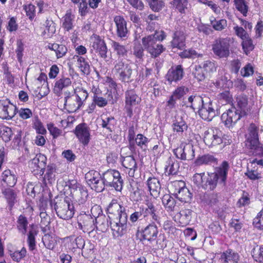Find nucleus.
Instances as JSON below:
<instances>
[{
	"instance_id": "1",
	"label": "nucleus",
	"mask_w": 263,
	"mask_h": 263,
	"mask_svg": "<svg viewBox=\"0 0 263 263\" xmlns=\"http://www.w3.org/2000/svg\"><path fill=\"white\" fill-rule=\"evenodd\" d=\"M73 83V92L65 91L64 92V105L69 112H74L80 109L88 97L86 90L82 87L81 81Z\"/></svg>"
},
{
	"instance_id": "2",
	"label": "nucleus",
	"mask_w": 263,
	"mask_h": 263,
	"mask_svg": "<svg viewBox=\"0 0 263 263\" xmlns=\"http://www.w3.org/2000/svg\"><path fill=\"white\" fill-rule=\"evenodd\" d=\"M27 218L23 215H20L17 219L16 225L19 233L25 236L27 234V229L29 231L27 234V242L30 250H33L36 246L35 237L37 234L38 231L36 226L34 224H29Z\"/></svg>"
},
{
	"instance_id": "3",
	"label": "nucleus",
	"mask_w": 263,
	"mask_h": 263,
	"mask_svg": "<svg viewBox=\"0 0 263 263\" xmlns=\"http://www.w3.org/2000/svg\"><path fill=\"white\" fill-rule=\"evenodd\" d=\"M101 180L103 183V190L105 186L113 187L117 191H121L123 188V180L120 173L116 170H107L103 174Z\"/></svg>"
},
{
	"instance_id": "4",
	"label": "nucleus",
	"mask_w": 263,
	"mask_h": 263,
	"mask_svg": "<svg viewBox=\"0 0 263 263\" xmlns=\"http://www.w3.org/2000/svg\"><path fill=\"white\" fill-rule=\"evenodd\" d=\"M124 96V110L127 116L131 118L134 114V109L140 104L141 99L133 89L127 90Z\"/></svg>"
},
{
	"instance_id": "5",
	"label": "nucleus",
	"mask_w": 263,
	"mask_h": 263,
	"mask_svg": "<svg viewBox=\"0 0 263 263\" xmlns=\"http://www.w3.org/2000/svg\"><path fill=\"white\" fill-rule=\"evenodd\" d=\"M110 226L114 237L118 238L124 235L127 230V214L110 220Z\"/></svg>"
},
{
	"instance_id": "6",
	"label": "nucleus",
	"mask_w": 263,
	"mask_h": 263,
	"mask_svg": "<svg viewBox=\"0 0 263 263\" xmlns=\"http://www.w3.org/2000/svg\"><path fill=\"white\" fill-rule=\"evenodd\" d=\"M54 209L58 217L68 220L71 218L74 215V207L68 199L60 200L54 204Z\"/></svg>"
},
{
	"instance_id": "7",
	"label": "nucleus",
	"mask_w": 263,
	"mask_h": 263,
	"mask_svg": "<svg viewBox=\"0 0 263 263\" xmlns=\"http://www.w3.org/2000/svg\"><path fill=\"white\" fill-rule=\"evenodd\" d=\"M224 135L216 127L208 129L204 133V142L209 147H213L223 143Z\"/></svg>"
},
{
	"instance_id": "8",
	"label": "nucleus",
	"mask_w": 263,
	"mask_h": 263,
	"mask_svg": "<svg viewBox=\"0 0 263 263\" xmlns=\"http://www.w3.org/2000/svg\"><path fill=\"white\" fill-rule=\"evenodd\" d=\"M113 70L122 82L129 83L131 81L133 70L128 64L118 60L116 61Z\"/></svg>"
},
{
	"instance_id": "9",
	"label": "nucleus",
	"mask_w": 263,
	"mask_h": 263,
	"mask_svg": "<svg viewBox=\"0 0 263 263\" xmlns=\"http://www.w3.org/2000/svg\"><path fill=\"white\" fill-rule=\"evenodd\" d=\"M200 117L205 121H211L218 114L217 107L209 98H205V101L198 110Z\"/></svg>"
},
{
	"instance_id": "10",
	"label": "nucleus",
	"mask_w": 263,
	"mask_h": 263,
	"mask_svg": "<svg viewBox=\"0 0 263 263\" xmlns=\"http://www.w3.org/2000/svg\"><path fill=\"white\" fill-rule=\"evenodd\" d=\"M229 38H218L216 39L212 45L214 53L220 58H226L230 54Z\"/></svg>"
},
{
	"instance_id": "11",
	"label": "nucleus",
	"mask_w": 263,
	"mask_h": 263,
	"mask_svg": "<svg viewBox=\"0 0 263 263\" xmlns=\"http://www.w3.org/2000/svg\"><path fill=\"white\" fill-rule=\"evenodd\" d=\"M139 210L142 213V216L146 220L152 222L160 223V217L158 212L154 204L150 201L147 200L145 203L141 205Z\"/></svg>"
},
{
	"instance_id": "12",
	"label": "nucleus",
	"mask_w": 263,
	"mask_h": 263,
	"mask_svg": "<svg viewBox=\"0 0 263 263\" xmlns=\"http://www.w3.org/2000/svg\"><path fill=\"white\" fill-rule=\"evenodd\" d=\"M174 154L178 159L190 160L195 157V149L191 143H181L179 147L174 149Z\"/></svg>"
},
{
	"instance_id": "13",
	"label": "nucleus",
	"mask_w": 263,
	"mask_h": 263,
	"mask_svg": "<svg viewBox=\"0 0 263 263\" xmlns=\"http://www.w3.org/2000/svg\"><path fill=\"white\" fill-rule=\"evenodd\" d=\"M102 176L96 171L91 170L85 174V179L91 188L97 192L103 191V183Z\"/></svg>"
},
{
	"instance_id": "14",
	"label": "nucleus",
	"mask_w": 263,
	"mask_h": 263,
	"mask_svg": "<svg viewBox=\"0 0 263 263\" xmlns=\"http://www.w3.org/2000/svg\"><path fill=\"white\" fill-rule=\"evenodd\" d=\"M241 113L236 108L232 107L222 114L221 120L226 126L232 127L240 119Z\"/></svg>"
},
{
	"instance_id": "15",
	"label": "nucleus",
	"mask_w": 263,
	"mask_h": 263,
	"mask_svg": "<svg viewBox=\"0 0 263 263\" xmlns=\"http://www.w3.org/2000/svg\"><path fill=\"white\" fill-rule=\"evenodd\" d=\"M16 106L11 103L9 100H0V118L11 119L16 113Z\"/></svg>"
},
{
	"instance_id": "16",
	"label": "nucleus",
	"mask_w": 263,
	"mask_h": 263,
	"mask_svg": "<svg viewBox=\"0 0 263 263\" xmlns=\"http://www.w3.org/2000/svg\"><path fill=\"white\" fill-rule=\"evenodd\" d=\"M92 48L98 53L99 55L105 59L107 58V47L104 39L97 34H93L91 38Z\"/></svg>"
},
{
	"instance_id": "17",
	"label": "nucleus",
	"mask_w": 263,
	"mask_h": 263,
	"mask_svg": "<svg viewBox=\"0 0 263 263\" xmlns=\"http://www.w3.org/2000/svg\"><path fill=\"white\" fill-rule=\"evenodd\" d=\"M95 220L90 215H81L78 221V229L82 230L84 233L92 232L96 227Z\"/></svg>"
},
{
	"instance_id": "18",
	"label": "nucleus",
	"mask_w": 263,
	"mask_h": 263,
	"mask_svg": "<svg viewBox=\"0 0 263 263\" xmlns=\"http://www.w3.org/2000/svg\"><path fill=\"white\" fill-rule=\"evenodd\" d=\"M72 84L71 79L65 75L60 76L55 81L53 86V92L58 96H60L63 91Z\"/></svg>"
},
{
	"instance_id": "19",
	"label": "nucleus",
	"mask_w": 263,
	"mask_h": 263,
	"mask_svg": "<svg viewBox=\"0 0 263 263\" xmlns=\"http://www.w3.org/2000/svg\"><path fill=\"white\" fill-rule=\"evenodd\" d=\"M74 133L80 143L84 146L88 145L90 140V134L89 128L85 124L78 125Z\"/></svg>"
},
{
	"instance_id": "20",
	"label": "nucleus",
	"mask_w": 263,
	"mask_h": 263,
	"mask_svg": "<svg viewBox=\"0 0 263 263\" xmlns=\"http://www.w3.org/2000/svg\"><path fill=\"white\" fill-rule=\"evenodd\" d=\"M114 21L116 26L118 36L123 40H125L127 37L128 33L126 21L123 16L120 15L115 16Z\"/></svg>"
},
{
	"instance_id": "21",
	"label": "nucleus",
	"mask_w": 263,
	"mask_h": 263,
	"mask_svg": "<svg viewBox=\"0 0 263 263\" xmlns=\"http://www.w3.org/2000/svg\"><path fill=\"white\" fill-rule=\"evenodd\" d=\"M183 74V69L181 65L173 66L168 70L166 79L170 83L177 82L182 79Z\"/></svg>"
},
{
	"instance_id": "22",
	"label": "nucleus",
	"mask_w": 263,
	"mask_h": 263,
	"mask_svg": "<svg viewBox=\"0 0 263 263\" xmlns=\"http://www.w3.org/2000/svg\"><path fill=\"white\" fill-rule=\"evenodd\" d=\"M2 193L6 199L8 209L11 211L14 204L18 201V192L11 188H7L2 191Z\"/></svg>"
},
{
	"instance_id": "23",
	"label": "nucleus",
	"mask_w": 263,
	"mask_h": 263,
	"mask_svg": "<svg viewBox=\"0 0 263 263\" xmlns=\"http://www.w3.org/2000/svg\"><path fill=\"white\" fill-rule=\"evenodd\" d=\"M158 233V227L154 223V222H152L143 230L142 236L144 239L152 242L156 240Z\"/></svg>"
},
{
	"instance_id": "24",
	"label": "nucleus",
	"mask_w": 263,
	"mask_h": 263,
	"mask_svg": "<svg viewBox=\"0 0 263 263\" xmlns=\"http://www.w3.org/2000/svg\"><path fill=\"white\" fill-rule=\"evenodd\" d=\"M146 185L151 196L157 197L161 190V184L158 178L149 177L146 181Z\"/></svg>"
},
{
	"instance_id": "25",
	"label": "nucleus",
	"mask_w": 263,
	"mask_h": 263,
	"mask_svg": "<svg viewBox=\"0 0 263 263\" xmlns=\"http://www.w3.org/2000/svg\"><path fill=\"white\" fill-rule=\"evenodd\" d=\"M47 158L46 156L41 154H37L36 156L32 159L30 163V165L34 168V170H40V173L41 175L44 174V170H45L46 165Z\"/></svg>"
},
{
	"instance_id": "26",
	"label": "nucleus",
	"mask_w": 263,
	"mask_h": 263,
	"mask_svg": "<svg viewBox=\"0 0 263 263\" xmlns=\"http://www.w3.org/2000/svg\"><path fill=\"white\" fill-rule=\"evenodd\" d=\"M239 258L238 253L233 250L228 249L221 254L219 261L220 263H238Z\"/></svg>"
},
{
	"instance_id": "27",
	"label": "nucleus",
	"mask_w": 263,
	"mask_h": 263,
	"mask_svg": "<svg viewBox=\"0 0 263 263\" xmlns=\"http://www.w3.org/2000/svg\"><path fill=\"white\" fill-rule=\"evenodd\" d=\"M74 14L71 12L70 10H68L61 19L62 26L65 30L69 31L73 29L74 26Z\"/></svg>"
},
{
	"instance_id": "28",
	"label": "nucleus",
	"mask_w": 263,
	"mask_h": 263,
	"mask_svg": "<svg viewBox=\"0 0 263 263\" xmlns=\"http://www.w3.org/2000/svg\"><path fill=\"white\" fill-rule=\"evenodd\" d=\"M106 211L108 214L117 215L121 217L123 214H126L125 208L118 202L117 199H112L108 205Z\"/></svg>"
},
{
	"instance_id": "29",
	"label": "nucleus",
	"mask_w": 263,
	"mask_h": 263,
	"mask_svg": "<svg viewBox=\"0 0 263 263\" xmlns=\"http://www.w3.org/2000/svg\"><path fill=\"white\" fill-rule=\"evenodd\" d=\"M3 185L13 187L17 182V177L10 170H5L1 177Z\"/></svg>"
},
{
	"instance_id": "30",
	"label": "nucleus",
	"mask_w": 263,
	"mask_h": 263,
	"mask_svg": "<svg viewBox=\"0 0 263 263\" xmlns=\"http://www.w3.org/2000/svg\"><path fill=\"white\" fill-rule=\"evenodd\" d=\"M122 165L128 171V175L134 177L135 172L137 169V164L133 156H128L123 158Z\"/></svg>"
},
{
	"instance_id": "31",
	"label": "nucleus",
	"mask_w": 263,
	"mask_h": 263,
	"mask_svg": "<svg viewBox=\"0 0 263 263\" xmlns=\"http://www.w3.org/2000/svg\"><path fill=\"white\" fill-rule=\"evenodd\" d=\"M260 144L258 138H246L245 148L250 155L256 156Z\"/></svg>"
},
{
	"instance_id": "32",
	"label": "nucleus",
	"mask_w": 263,
	"mask_h": 263,
	"mask_svg": "<svg viewBox=\"0 0 263 263\" xmlns=\"http://www.w3.org/2000/svg\"><path fill=\"white\" fill-rule=\"evenodd\" d=\"M73 59L76 60L77 66L82 74L88 75L90 72V68L88 59L80 55H74Z\"/></svg>"
},
{
	"instance_id": "33",
	"label": "nucleus",
	"mask_w": 263,
	"mask_h": 263,
	"mask_svg": "<svg viewBox=\"0 0 263 263\" xmlns=\"http://www.w3.org/2000/svg\"><path fill=\"white\" fill-rule=\"evenodd\" d=\"M173 132L177 133L179 135H182V133L187 129V125L183 119L182 117L177 116L172 125Z\"/></svg>"
},
{
	"instance_id": "34",
	"label": "nucleus",
	"mask_w": 263,
	"mask_h": 263,
	"mask_svg": "<svg viewBox=\"0 0 263 263\" xmlns=\"http://www.w3.org/2000/svg\"><path fill=\"white\" fill-rule=\"evenodd\" d=\"M185 37L182 32L176 31L174 33L173 39L171 42L172 48L182 49L185 46Z\"/></svg>"
},
{
	"instance_id": "35",
	"label": "nucleus",
	"mask_w": 263,
	"mask_h": 263,
	"mask_svg": "<svg viewBox=\"0 0 263 263\" xmlns=\"http://www.w3.org/2000/svg\"><path fill=\"white\" fill-rule=\"evenodd\" d=\"M230 168V164L227 161H223L217 168L215 173L219 177L220 181L224 184L227 178L228 171Z\"/></svg>"
},
{
	"instance_id": "36",
	"label": "nucleus",
	"mask_w": 263,
	"mask_h": 263,
	"mask_svg": "<svg viewBox=\"0 0 263 263\" xmlns=\"http://www.w3.org/2000/svg\"><path fill=\"white\" fill-rule=\"evenodd\" d=\"M196 162L198 165H215L218 163V159L214 155L208 154L198 158Z\"/></svg>"
},
{
	"instance_id": "37",
	"label": "nucleus",
	"mask_w": 263,
	"mask_h": 263,
	"mask_svg": "<svg viewBox=\"0 0 263 263\" xmlns=\"http://www.w3.org/2000/svg\"><path fill=\"white\" fill-rule=\"evenodd\" d=\"M96 222L97 223L96 228L98 230L104 232L109 227L108 218L102 214L101 215H98L97 218L95 219Z\"/></svg>"
},
{
	"instance_id": "38",
	"label": "nucleus",
	"mask_w": 263,
	"mask_h": 263,
	"mask_svg": "<svg viewBox=\"0 0 263 263\" xmlns=\"http://www.w3.org/2000/svg\"><path fill=\"white\" fill-rule=\"evenodd\" d=\"M179 168L178 161L174 158L170 157L165 166V172L168 175H175L177 174Z\"/></svg>"
},
{
	"instance_id": "39",
	"label": "nucleus",
	"mask_w": 263,
	"mask_h": 263,
	"mask_svg": "<svg viewBox=\"0 0 263 263\" xmlns=\"http://www.w3.org/2000/svg\"><path fill=\"white\" fill-rule=\"evenodd\" d=\"M204 101L205 99L203 100L200 96H191L188 98V106L194 110L196 109L199 110Z\"/></svg>"
},
{
	"instance_id": "40",
	"label": "nucleus",
	"mask_w": 263,
	"mask_h": 263,
	"mask_svg": "<svg viewBox=\"0 0 263 263\" xmlns=\"http://www.w3.org/2000/svg\"><path fill=\"white\" fill-rule=\"evenodd\" d=\"M64 240L66 242H68L73 240H75V243L69 247V249H74L76 248L83 249L85 246L84 239L80 236L75 237L74 236H70L64 237Z\"/></svg>"
},
{
	"instance_id": "41",
	"label": "nucleus",
	"mask_w": 263,
	"mask_h": 263,
	"mask_svg": "<svg viewBox=\"0 0 263 263\" xmlns=\"http://www.w3.org/2000/svg\"><path fill=\"white\" fill-rule=\"evenodd\" d=\"M46 26L44 30L42 31L41 35L44 39L51 37L55 32V25L52 21L46 20Z\"/></svg>"
},
{
	"instance_id": "42",
	"label": "nucleus",
	"mask_w": 263,
	"mask_h": 263,
	"mask_svg": "<svg viewBox=\"0 0 263 263\" xmlns=\"http://www.w3.org/2000/svg\"><path fill=\"white\" fill-rule=\"evenodd\" d=\"M115 124V118L111 116L103 115L101 117V126L106 129L109 132H111Z\"/></svg>"
},
{
	"instance_id": "43",
	"label": "nucleus",
	"mask_w": 263,
	"mask_h": 263,
	"mask_svg": "<svg viewBox=\"0 0 263 263\" xmlns=\"http://www.w3.org/2000/svg\"><path fill=\"white\" fill-rule=\"evenodd\" d=\"M179 222L182 227L189 224L192 218V211L189 209L181 210L179 213Z\"/></svg>"
},
{
	"instance_id": "44",
	"label": "nucleus",
	"mask_w": 263,
	"mask_h": 263,
	"mask_svg": "<svg viewBox=\"0 0 263 263\" xmlns=\"http://www.w3.org/2000/svg\"><path fill=\"white\" fill-rule=\"evenodd\" d=\"M162 202L167 211H173L176 207V200L169 194L164 195L162 198Z\"/></svg>"
},
{
	"instance_id": "45",
	"label": "nucleus",
	"mask_w": 263,
	"mask_h": 263,
	"mask_svg": "<svg viewBox=\"0 0 263 263\" xmlns=\"http://www.w3.org/2000/svg\"><path fill=\"white\" fill-rule=\"evenodd\" d=\"M203 203L213 209L218 205L219 200L217 194H211L204 197Z\"/></svg>"
},
{
	"instance_id": "46",
	"label": "nucleus",
	"mask_w": 263,
	"mask_h": 263,
	"mask_svg": "<svg viewBox=\"0 0 263 263\" xmlns=\"http://www.w3.org/2000/svg\"><path fill=\"white\" fill-rule=\"evenodd\" d=\"M219 180V177L215 173L209 174L206 183L205 184V189L213 190L215 189L218 180Z\"/></svg>"
},
{
	"instance_id": "47",
	"label": "nucleus",
	"mask_w": 263,
	"mask_h": 263,
	"mask_svg": "<svg viewBox=\"0 0 263 263\" xmlns=\"http://www.w3.org/2000/svg\"><path fill=\"white\" fill-rule=\"evenodd\" d=\"M7 20L5 26L6 30L10 33L16 32L19 26L17 22L16 17L15 16H9Z\"/></svg>"
},
{
	"instance_id": "48",
	"label": "nucleus",
	"mask_w": 263,
	"mask_h": 263,
	"mask_svg": "<svg viewBox=\"0 0 263 263\" xmlns=\"http://www.w3.org/2000/svg\"><path fill=\"white\" fill-rule=\"evenodd\" d=\"M175 196L181 201L185 202H188L192 198L191 194L185 185Z\"/></svg>"
},
{
	"instance_id": "49",
	"label": "nucleus",
	"mask_w": 263,
	"mask_h": 263,
	"mask_svg": "<svg viewBox=\"0 0 263 263\" xmlns=\"http://www.w3.org/2000/svg\"><path fill=\"white\" fill-rule=\"evenodd\" d=\"M111 46L118 56L124 57L127 54V50L126 47L121 45L119 42L115 41H111Z\"/></svg>"
},
{
	"instance_id": "50",
	"label": "nucleus",
	"mask_w": 263,
	"mask_h": 263,
	"mask_svg": "<svg viewBox=\"0 0 263 263\" xmlns=\"http://www.w3.org/2000/svg\"><path fill=\"white\" fill-rule=\"evenodd\" d=\"M155 244L153 245V247L156 250L163 249L166 247V238L164 234L160 233L157 235L156 240L154 241Z\"/></svg>"
},
{
	"instance_id": "51",
	"label": "nucleus",
	"mask_w": 263,
	"mask_h": 263,
	"mask_svg": "<svg viewBox=\"0 0 263 263\" xmlns=\"http://www.w3.org/2000/svg\"><path fill=\"white\" fill-rule=\"evenodd\" d=\"M185 185L184 181L181 180H175L171 182L169 184L170 191L175 196L180 190H181Z\"/></svg>"
},
{
	"instance_id": "52",
	"label": "nucleus",
	"mask_w": 263,
	"mask_h": 263,
	"mask_svg": "<svg viewBox=\"0 0 263 263\" xmlns=\"http://www.w3.org/2000/svg\"><path fill=\"white\" fill-rule=\"evenodd\" d=\"M142 44L144 48L147 51L156 44V40L155 39V35L152 34L146 36L142 39Z\"/></svg>"
},
{
	"instance_id": "53",
	"label": "nucleus",
	"mask_w": 263,
	"mask_h": 263,
	"mask_svg": "<svg viewBox=\"0 0 263 263\" xmlns=\"http://www.w3.org/2000/svg\"><path fill=\"white\" fill-rule=\"evenodd\" d=\"M242 40L241 46L243 51L246 55H248L254 48L253 41L249 36Z\"/></svg>"
},
{
	"instance_id": "54",
	"label": "nucleus",
	"mask_w": 263,
	"mask_h": 263,
	"mask_svg": "<svg viewBox=\"0 0 263 263\" xmlns=\"http://www.w3.org/2000/svg\"><path fill=\"white\" fill-rule=\"evenodd\" d=\"M55 168L52 166H47L46 173L43 177V181L45 184L51 183L54 180L55 177Z\"/></svg>"
},
{
	"instance_id": "55",
	"label": "nucleus",
	"mask_w": 263,
	"mask_h": 263,
	"mask_svg": "<svg viewBox=\"0 0 263 263\" xmlns=\"http://www.w3.org/2000/svg\"><path fill=\"white\" fill-rule=\"evenodd\" d=\"M14 131L13 132L10 127L4 126L1 129V137L5 142L10 141Z\"/></svg>"
},
{
	"instance_id": "56",
	"label": "nucleus",
	"mask_w": 263,
	"mask_h": 263,
	"mask_svg": "<svg viewBox=\"0 0 263 263\" xmlns=\"http://www.w3.org/2000/svg\"><path fill=\"white\" fill-rule=\"evenodd\" d=\"M11 259L16 262H20L26 255V250L23 248L20 251H12L9 252Z\"/></svg>"
},
{
	"instance_id": "57",
	"label": "nucleus",
	"mask_w": 263,
	"mask_h": 263,
	"mask_svg": "<svg viewBox=\"0 0 263 263\" xmlns=\"http://www.w3.org/2000/svg\"><path fill=\"white\" fill-rule=\"evenodd\" d=\"M252 256L254 260L259 263H263V246L259 248H254L251 252Z\"/></svg>"
},
{
	"instance_id": "58",
	"label": "nucleus",
	"mask_w": 263,
	"mask_h": 263,
	"mask_svg": "<svg viewBox=\"0 0 263 263\" xmlns=\"http://www.w3.org/2000/svg\"><path fill=\"white\" fill-rule=\"evenodd\" d=\"M42 241L45 247L49 250H52L56 245L54 238L49 234H45L43 236Z\"/></svg>"
},
{
	"instance_id": "59",
	"label": "nucleus",
	"mask_w": 263,
	"mask_h": 263,
	"mask_svg": "<svg viewBox=\"0 0 263 263\" xmlns=\"http://www.w3.org/2000/svg\"><path fill=\"white\" fill-rule=\"evenodd\" d=\"M47 127L53 139H57L62 134V130L55 126L53 123H48Z\"/></svg>"
},
{
	"instance_id": "60",
	"label": "nucleus",
	"mask_w": 263,
	"mask_h": 263,
	"mask_svg": "<svg viewBox=\"0 0 263 263\" xmlns=\"http://www.w3.org/2000/svg\"><path fill=\"white\" fill-rule=\"evenodd\" d=\"M210 21L212 27L216 30L221 31L224 29L227 25V22L224 19L217 20L213 18V20L211 19Z\"/></svg>"
},
{
	"instance_id": "61",
	"label": "nucleus",
	"mask_w": 263,
	"mask_h": 263,
	"mask_svg": "<svg viewBox=\"0 0 263 263\" xmlns=\"http://www.w3.org/2000/svg\"><path fill=\"white\" fill-rule=\"evenodd\" d=\"M173 5L181 13L185 12V10L187 9V0H173Z\"/></svg>"
},
{
	"instance_id": "62",
	"label": "nucleus",
	"mask_w": 263,
	"mask_h": 263,
	"mask_svg": "<svg viewBox=\"0 0 263 263\" xmlns=\"http://www.w3.org/2000/svg\"><path fill=\"white\" fill-rule=\"evenodd\" d=\"M23 9L29 19L32 21L35 16V7L32 4L23 5Z\"/></svg>"
},
{
	"instance_id": "63",
	"label": "nucleus",
	"mask_w": 263,
	"mask_h": 263,
	"mask_svg": "<svg viewBox=\"0 0 263 263\" xmlns=\"http://www.w3.org/2000/svg\"><path fill=\"white\" fill-rule=\"evenodd\" d=\"M234 3L236 9L244 16H246L248 11V7L246 5L245 0H234Z\"/></svg>"
},
{
	"instance_id": "64",
	"label": "nucleus",
	"mask_w": 263,
	"mask_h": 263,
	"mask_svg": "<svg viewBox=\"0 0 263 263\" xmlns=\"http://www.w3.org/2000/svg\"><path fill=\"white\" fill-rule=\"evenodd\" d=\"M165 50V48L162 44H156L148 51L152 57H157Z\"/></svg>"
}]
</instances>
